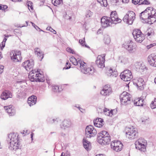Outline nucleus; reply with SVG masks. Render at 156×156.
Wrapping results in <instances>:
<instances>
[{"mask_svg":"<svg viewBox=\"0 0 156 156\" xmlns=\"http://www.w3.org/2000/svg\"><path fill=\"white\" fill-rule=\"evenodd\" d=\"M18 136V135L16 133H11L8 135V139L7 141H10L9 146V148L10 150H16L20 147V143Z\"/></svg>","mask_w":156,"mask_h":156,"instance_id":"f257e3e1","label":"nucleus"},{"mask_svg":"<svg viewBox=\"0 0 156 156\" xmlns=\"http://www.w3.org/2000/svg\"><path fill=\"white\" fill-rule=\"evenodd\" d=\"M97 140L100 144L106 145L109 144L110 142V136L107 131H103L98 134Z\"/></svg>","mask_w":156,"mask_h":156,"instance_id":"f03ea898","label":"nucleus"},{"mask_svg":"<svg viewBox=\"0 0 156 156\" xmlns=\"http://www.w3.org/2000/svg\"><path fill=\"white\" fill-rule=\"evenodd\" d=\"M122 47L130 53H133L136 50V45L131 40L125 42L122 44Z\"/></svg>","mask_w":156,"mask_h":156,"instance_id":"7ed1b4c3","label":"nucleus"},{"mask_svg":"<svg viewBox=\"0 0 156 156\" xmlns=\"http://www.w3.org/2000/svg\"><path fill=\"white\" fill-rule=\"evenodd\" d=\"M135 14L132 11H128L124 16L123 19V21L127 24L131 25L133 23L134 20L135 18Z\"/></svg>","mask_w":156,"mask_h":156,"instance_id":"20e7f679","label":"nucleus"},{"mask_svg":"<svg viewBox=\"0 0 156 156\" xmlns=\"http://www.w3.org/2000/svg\"><path fill=\"white\" fill-rule=\"evenodd\" d=\"M126 137L131 139H133L137 138L138 136V133L137 129L133 126L126 129Z\"/></svg>","mask_w":156,"mask_h":156,"instance_id":"39448f33","label":"nucleus"},{"mask_svg":"<svg viewBox=\"0 0 156 156\" xmlns=\"http://www.w3.org/2000/svg\"><path fill=\"white\" fill-rule=\"evenodd\" d=\"M131 95L128 93L124 91L120 96L121 104L126 105L130 103Z\"/></svg>","mask_w":156,"mask_h":156,"instance_id":"423d86ee","label":"nucleus"},{"mask_svg":"<svg viewBox=\"0 0 156 156\" xmlns=\"http://www.w3.org/2000/svg\"><path fill=\"white\" fill-rule=\"evenodd\" d=\"M132 34L135 41L137 42L141 43L145 39L144 34L139 29H134Z\"/></svg>","mask_w":156,"mask_h":156,"instance_id":"0eeeda50","label":"nucleus"},{"mask_svg":"<svg viewBox=\"0 0 156 156\" xmlns=\"http://www.w3.org/2000/svg\"><path fill=\"white\" fill-rule=\"evenodd\" d=\"M146 141L143 138H140L135 142L136 148L144 152L146 149Z\"/></svg>","mask_w":156,"mask_h":156,"instance_id":"6e6552de","label":"nucleus"},{"mask_svg":"<svg viewBox=\"0 0 156 156\" xmlns=\"http://www.w3.org/2000/svg\"><path fill=\"white\" fill-rule=\"evenodd\" d=\"M97 133L96 130L91 125L87 126L86 128L85 134L87 137L91 138L95 136Z\"/></svg>","mask_w":156,"mask_h":156,"instance_id":"1a4fd4ad","label":"nucleus"},{"mask_svg":"<svg viewBox=\"0 0 156 156\" xmlns=\"http://www.w3.org/2000/svg\"><path fill=\"white\" fill-rule=\"evenodd\" d=\"M86 66V64L84 62L81 64L80 67L81 72L88 75H92L95 72L94 69L93 67H87Z\"/></svg>","mask_w":156,"mask_h":156,"instance_id":"9d476101","label":"nucleus"},{"mask_svg":"<svg viewBox=\"0 0 156 156\" xmlns=\"http://www.w3.org/2000/svg\"><path fill=\"white\" fill-rule=\"evenodd\" d=\"M120 76L122 80L125 81H129L133 78V76L131 71L127 69L125 70L121 73Z\"/></svg>","mask_w":156,"mask_h":156,"instance_id":"9b49d317","label":"nucleus"},{"mask_svg":"<svg viewBox=\"0 0 156 156\" xmlns=\"http://www.w3.org/2000/svg\"><path fill=\"white\" fill-rule=\"evenodd\" d=\"M21 53L20 51L12 50L10 53L11 59L14 62H18L20 61L22 59L21 55Z\"/></svg>","mask_w":156,"mask_h":156,"instance_id":"f8f14e48","label":"nucleus"},{"mask_svg":"<svg viewBox=\"0 0 156 156\" xmlns=\"http://www.w3.org/2000/svg\"><path fill=\"white\" fill-rule=\"evenodd\" d=\"M105 54L98 55V56L95 62L96 65L98 67L102 68L105 67Z\"/></svg>","mask_w":156,"mask_h":156,"instance_id":"ddd939ff","label":"nucleus"},{"mask_svg":"<svg viewBox=\"0 0 156 156\" xmlns=\"http://www.w3.org/2000/svg\"><path fill=\"white\" fill-rule=\"evenodd\" d=\"M123 145L119 141H114L112 142L111 144V147L113 150L116 151H121L122 147Z\"/></svg>","mask_w":156,"mask_h":156,"instance_id":"4468645a","label":"nucleus"},{"mask_svg":"<svg viewBox=\"0 0 156 156\" xmlns=\"http://www.w3.org/2000/svg\"><path fill=\"white\" fill-rule=\"evenodd\" d=\"M101 23L103 27L105 28L111 26L112 23L109 17L104 16L101 19Z\"/></svg>","mask_w":156,"mask_h":156,"instance_id":"2eb2a0df","label":"nucleus"},{"mask_svg":"<svg viewBox=\"0 0 156 156\" xmlns=\"http://www.w3.org/2000/svg\"><path fill=\"white\" fill-rule=\"evenodd\" d=\"M110 20L114 24H117L120 23L122 20L119 19L115 11H112L110 14V17H109Z\"/></svg>","mask_w":156,"mask_h":156,"instance_id":"dca6fc26","label":"nucleus"},{"mask_svg":"<svg viewBox=\"0 0 156 156\" xmlns=\"http://www.w3.org/2000/svg\"><path fill=\"white\" fill-rule=\"evenodd\" d=\"M23 66L25 68L27 71H29L30 70L33 68L34 65V62L33 60L30 59L22 63Z\"/></svg>","mask_w":156,"mask_h":156,"instance_id":"f3484780","label":"nucleus"},{"mask_svg":"<svg viewBox=\"0 0 156 156\" xmlns=\"http://www.w3.org/2000/svg\"><path fill=\"white\" fill-rule=\"evenodd\" d=\"M144 83L143 79L141 78L135 80L133 81V84L140 90H142L144 89Z\"/></svg>","mask_w":156,"mask_h":156,"instance_id":"a211bd4d","label":"nucleus"},{"mask_svg":"<svg viewBox=\"0 0 156 156\" xmlns=\"http://www.w3.org/2000/svg\"><path fill=\"white\" fill-rule=\"evenodd\" d=\"M112 93V88L108 85L105 86L101 91V94L103 96H108Z\"/></svg>","mask_w":156,"mask_h":156,"instance_id":"6ab92c4d","label":"nucleus"},{"mask_svg":"<svg viewBox=\"0 0 156 156\" xmlns=\"http://www.w3.org/2000/svg\"><path fill=\"white\" fill-rule=\"evenodd\" d=\"M147 60L151 66L156 67V54H152L150 55L148 57Z\"/></svg>","mask_w":156,"mask_h":156,"instance_id":"aec40b11","label":"nucleus"},{"mask_svg":"<svg viewBox=\"0 0 156 156\" xmlns=\"http://www.w3.org/2000/svg\"><path fill=\"white\" fill-rule=\"evenodd\" d=\"M4 108L6 112L8 113L10 116L14 115L16 113V110L14 107L11 105L5 106Z\"/></svg>","mask_w":156,"mask_h":156,"instance_id":"412c9836","label":"nucleus"},{"mask_svg":"<svg viewBox=\"0 0 156 156\" xmlns=\"http://www.w3.org/2000/svg\"><path fill=\"white\" fill-rule=\"evenodd\" d=\"M34 52L36 55H37V56L38 59L40 61H41L44 58V53L41 51L40 48H35L34 49Z\"/></svg>","mask_w":156,"mask_h":156,"instance_id":"4be33fe9","label":"nucleus"},{"mask_svg":"<svg viewBox=\"0 0 156 156\" xmlns=\"http://www.w3.org/2000/svg\"><path fill=\"white\" fill-rule=\"evenodd\" d=\"M71 125V122L69 119H65L60 125V128L62 129H65L70 127Z\"/></svg>","mask_w":156,"mask_h":156,"instance_id":"5701e85b","label":"nucleus"},{"mask_svg":"<svg viewBox=\"0 0 156 156\" xmlns=\"http://www.w3.org/2000/svg\"><path fill=\"white\" fill-rule=\"evenodd\" d=\"M147 10V8L144 11L141 12L140 14V18L142 19V20H144L145 22L146 23L148 18L150 16Z\"/></svg>","mask_w":156,"mask_h":156,"instance_id":"b1692460","label":"nucleus"},{"mask_svg":"<svg viewBox=\"0 0 156 156\" xmlns=\"http://www.w3.org/2000/svg\"><path fill=\"white\" fill-rule=\"evenodd\" d=\"M83 144L84 148L87 151H88L90 150L91 148V144L85 138H84L83 139Z\"/></svg>","mask_w":156,"mask_h":156,"instance_id":"393cba45","label":"nucleus"},{"mask_svg":"<svg viewBox=\"0 0 156 156\" xmlns=\"http://www.w3.org/2000/svg\"><path fill=\"white\" fill-rule=\"evenodd\" d=\"M12 96V93L6 90L2 93L1 96V98L2 99L5 100L9 98H11Z\"/></svg>","mask_w":156,"mask_h":156,"instance_id":"a878e982","label":"nucleus"},{"mask_svg":"<svg viewBox=\"0 0 156 156\" xmlns=\"http://www.w3.org/2000/svg\"><path fill=\"white\" fill-rule=\"evenodd\" d=\"M103 119L101 118H97L94 120V123L95 126L100 128L104 124Z\"/></svg>","mask_w":156,"mask_h":156,"instance_id":"bb28decb","label":"nucleus"},{"mask_svg":"<svg viewBox=\"0 0 156 156\" xmlns=\"http://www.w3.org/2000/svg\"><path fill=\"white\" fill-rule=\"evenodd\" d=\"M70 62L74 65H77L79 64L80 67L81 64L84 63V62L79 58H76L73 57H71L70 59Z\"/></svg>","mask_w":156,"mask_h":156,"instance_id":"cd10ccee","label":"nucleus"},{"mask_svg":"<svg viewBox=\"0 0 156 156\" xmlns=\"http://www.w3.org/2000/svg\"><path fill=\"white\" fill-rule=\"evenodd\" d=\"M37 102V97L35 96H32L28 98L27 103L31 106L35 105Z\"/></svg>","mask_w":156,"mask_h":156,"instance_id":"c85d7f7f","label":"nucleus"},{"mask_svg":"<svg viewBox=\"0 0 156 156\" xmlns=\"http://www.w3.org/2000/svg\"><path fill=\"white\" fill-rule=\"evenodd\" d=\"M36 75L37 76H35L36 78V82H42L44 81V77L43 75L37 72Z\"/></svg>","mask_w":156,"mask_h":156,"instance_id":"c756f323","label":"nucleus"},{"mask_svg":"<svg viewBox=\"0 0 156 156\" xmlns=\"http://www.w3.org/2000/svg\"><path fill=\"white\" fill-rule=\"evenodd\" d=\"M156 21V15H155L154 16H149L146 23L149 24H152L155 22Z\"/></svg>","mask_w":156,"mask_h":156,"instance_id":"7c9ffc66","label":"nucleus"},{"mask_svg":"<svg viewBox=\"0 0 156 156\" xmlns=\"http://www.w3.org/2000/svg\"><path fill=\"white\" fill-rule=\"evenodd\" d=\"M147 10L149 15L150 16H154L156 15V10L155 9H154L152 7H148L147 8Z\"/></svg>","mask_w":156,"mask_h":156,"instance_id":"2f4dec72","label":"nucleus"},{"mask_svg":"<svg viewBox=\"0 0 156 156\" xmlns=\"http://www.w3.org/2000/svg\"><path fill=\"white\" fill-rule=\"evenodd\" d=\"M136 101H135V102L134 103V105L137 106H142L144 104L143 101L144 100L142 99L139 98L136 100Z\"/></svg>","mask_w":156,"mask_h":156,"instance_id":"473e14b6","label":"nucleus"},{"mask_svg":"<svg viewBox=\"0 0 156 156\" xmlns=\"http://www.w3.org/2000/svg\"><path fill=\"white\" fill-rule=\"evenodd\" d=\"M26 94L25 92L21 90H19L18 91L17 97L19 98H22L25 97Z\"/></svg>","mask_w":156,"mask_h":156,"instance_id":"72a5a7b5","label":"nucleus"},{"mask_svg":"<svg viewBox=\"0 0 156 156\" xmlns=\"http://www.w3.org/2000/svg\"><path fill=\"white\" fill-rule=\"evenodd\" d=\"M33 73V72L32 73H30L28 75V77L31 81H36V78L35 76H37L36 74L35 75Z\"/></svg>","mask_w":156,"mask_h":156,"instance_id":"f704fd0d","label":"nucleus"},{"mask_svg":"<svg viewBox=\"0 0 156 156\" xmlns=\"http://www.w3.org/2000/svg\"><path fill=\"white\" fill-rule=\"evenodd\" d=\"M51 2L52 3L56 6L62 5V0H52Z\"/></svg>","mask_w":156,"mask_h":156,"instance_id":"c9c22d12","label":"nucleus"},{"mask_svg":"<svg viewBox=\"0 0 156 156\" xmlns=\"http://www.w3.org/2000/svg\"><path fill=\"white\" fill-rule=\"evenodd\" d=\"M97 1L102 6L105 7L107 5L108 3L107 0H97Z\"/></svg>","mask_w":156,"mask_h":156,"instance_id":"e433bc0d","label":"nucleus"},{"mask_svg":"<svg viewBox=\"0 0 156 156\" xmlns=\"http://www.w3.org/2000/svg\"><path fill=\"white\" fill-rule=\"evenodd\" d=\"M104 40V43L107 44H109L111 41L110 37L108 35H105V36Z\"/></svg>","mask_w":156,"mask_h":156,"instance_id":"4c0bfd02","label":"nucleus"},{"mask_svg":"<svg viewBox=\"0 0 156 156\" xmlns=\"http://www.w3.org/2000/svg\"><path fill=\"white\" fill-rule=\"evenodd\" d=\"M79 43L83 47H87L88 48H90V47L88 46H87V45L85 44V38H84V40L82 39H80L79 41Z\"/></svg>","mask_w":156,"mask_h":156,"instance_id":"58836bf2","label":"nucleus"},{"mask_svg":"<svg viewBox=\"0 0 156 156\" xmlns=\"http://www.w3.org/2000/svg\"><path fill=\"white\" fill-rule=\"evenodd\" d=\"M148 32L146 34L148 36H153L154 34V32L152 28H150L148 30Z\"/></svg>","mask_w":156,"mask_h":156,"instance_id":"ea45409f","label":"nucleus"},{"mask_svg":"<svg viewBox=\"0 0 156 156\" xmlns=\"http://www.w3.org/2000/svg\"><path fill=\"white\" fill-rule=\"evenodd\" d=\"M47 121L50 124H53V123H56L57 122V121L56 119H52L51 118H49L47 119Z\"/></svg>","mask_w":156,"mask_h":156,"instance_id":"a19ab883","label":"nucleus"},{"mask_svg":"<svg viewBox=\"0 0 156 156\" xmlns=\"http://www.w3.org/2000/svg\"><path fill=\"white\" fill-rule=\"evenodd\" d=\"M93 14V12L90 10H88L86 13V16L87 18H89L92 16Z\"/></svg>","mask_w":156,"mask_h":156,"instance_id":"79ce46f5","label":"nucleus"},{"mask_svg":"<svg viewBox=\"0 0 156 156\" xmlns=\"http://www.w3.org/2000/svg\"><path fill=\"white\" fill-rule=\"evenodd\" d=\"M117 76V73L116 71H113L112 70L111 74H108V76L111 77H116Z\"/></svg>","mask_w":156,"mask_h":156,"instance_id":"37998d69","label":"nucleus"},{"mask_svg":"<svg viewBox=\"0 0 156 156\" xmlns=\"http://www.w3.org/2000/svg\"><path fill=\"white\" fill-rule=\"evenodd\" d=\"M151 107L152 109L156 108V99H155L154 101H152L151 105Z\"/></svg>","mask_w":156,"mask_h":156,"instance_id":"c03bdc74","label":"nucleus"},{"mask_svg":"<svg viewBox=\"0 0 156 156\" xmlns=\"http://www.w3.org/2000/svg\"><path fill=\"white\" fill-rule=\"evenodd\" d=\"M52 90L54 92H57L59 91L58 86L56 85H54L52 86Z\"/></svg>","mask_w":156,"mask_h":156,"instance_id":"a18cd8bd","label":"nucleus"},{"mask_svg":"<svg viewBox=\"0 0 156 156\" xmlns=\"http://www.w3.org/2000/svg\"><path fill=\"white\" fill-rule=\"evenodd\" d=\"M27 4L28 7H30L31 10H32L33 9V7L32 6L33 3L32 2L27 1Z\"/></svg>","mask_w":156,"mask_h":156,"instance_id":"49530a36","label":"nucleus"},{"mask_svg":"<svg viewBox=\"0 0 156 156\" xmlns=\"http://www.w3.org/2000/svg\"><path fill=\"white\" fill-rule=\"evenodd\" d=\"M31 23L32 24L33 26L36 29V30H37L38 31H42L43 32H44V31L41 29L38 26L35 25L34 24V23L32 22H31Z\"/></svg>","mask_w":156,"mask_h":156,"instance_id":"de8ad7c7","label":"nucleus"},{"mask_svg":"<svg viewBox=\"0 0 156 156\" xmlns=\"http://www.w3.org/2000/svg\"><path fill=\"white\" fill-rule=\"evenodd\" d=\"M66 50L67 52H69L70 53H72V54H75L74 51L70 48L67 47L66 49Z\"/></svg>","mask_w":156,"mask_h":156,"instance_id":"09e8293b","label":"nucleus"},{"mask_svg":"<svg viewBox=\"0 0 156 156\" xmlns=\"http://www.w3.org/2000/svg\"><path fill=\"white\" fill-rule=\"evenodd\" d=\"M141 1H142V0H132L133 3L135 5H136L138 4L139 5H140Z\"/></svg>","mask_w":156,"mask_h":156,"instance_id":"8fccbe9b","label":"nucleus"},{"mask_svg":"<svg viewBox=\"0 0 156 156\" xmlns=\"http://www.w3.org/2000/svg\"><path fill=\"white\" fill-rule=\"evenodd\" d=\"M47 30L50 31L51 32L53 33L54 34H56V32L54 30L52 29L51 27H47Z\"/></svg>","mask_w":156,"mask_h":156,"instance_id":"3c124183","label":"nucleus"},{"mask_svg":"<svg viewBox=\"0 0 156 156\" xmlns=\"http://www.w3.org/2000/svg\"><path fill=\"white\" fill-rule=\"evenodd\" d=\"M149 4L148 1L147 0H142L140 2L141 4L148 5Z\"/></svg>","mask_w":156,"mask_h":156,"instance_id":"603ef678","label":"nucleus"},{"mask_svg":"<svg viewBox=\"0 0 156 156\" xmlns=\"http://www.w3.org/2000/svg\"><path fill=\"white\" fill-rule=\"evenodd\" d=\"M109 111V110L107 109L106 108H105L103 111L104 114L107 115H110V113L108 112Z\"/></svg>","mask_w":156,"mask_h":156,"instance_id":"864d4df0","label":"nucleus"},{"mask_svg":"<svg viewBox=\"0 0 156 156\" xmlns=\"http://www.w3.org/2000/svg\"><path fill=\"white\" fill-rule=\"evenodd\" d=\"M119 0H113L112 1V4L113 5H117L119 4Z\"/></svg>","mask_w":156,"mask_h":156,"instance_id":"5fc2aeb1","label":"nucleus"},{"mask_svg":"<svg viewBox=\"0 0 156 156\" xmlns=\"http://www.w3.org/2000/svg\"><path fill=\"white\" fill-rule=\"evenodd\" d=\"M6 36H5V37L4 38L3 41L2 42V47L3 48H4L5 46V42L7 40V39L6 38Z\"/></svg>","mask_w":156,"mask_h":156,"instance_id":"6e6d98bb","label":"nucleus"},{"mask_svg":"<svg viewBox=\"0 0 156 156\" xmlns=\"http://www.w3.org/2000/svg\"><path fill=\"white\" fill-rule=\"evenodd\" d=\"M66 67L63 68V69L65 68L66 69H68L70 68L71 67V64L68 62H66Z\"/></svg>","mask_w":156,"mask_h":156,"instance_id":"4d7b16f0","label":"nucleus"},{"mask_svg":"<svg viewBox=\"0 0 156 156\" xmlns=\"http://www.w3.org/2000/svg\"><path fill=\"white\" fill-rule=\"evenodd\" d=\"M112 69L111 68H110L107 71L106 73V74L108 76V74H111V73H112Z\"/></svg>","mask_w":156,"mask_h":156,"instance_id":"13d9d810","label":"nucleus"},{"mask_svg":"<svg viewBox=\"0 0 156 156\" xmlns=\"http://www.w3.org/2000/svg\"><path fill=\"white\" fill-rule=\"evenodd\" d=\"M2 5V6L1 8L2 10L6 9L8 8V6L6 5Z\"/></svg>","mask_w":156,"mask_h":156,"instance_id":"bf43d9fd","label":"nucleus"},{"mask_svg":"<svg viewBox=\"0 0 156 156\" xmlns=\"http://www.w3.org/2000/svg\"><path fill=\"white\" fill-rule=\"evenodd\" d=\"M4 66H3L0 65V74L2 73L3 71Z\"/></svg>","mask_w":156,"mask_h":156,"instance_id":"052dcab7","label":"nucleus"},{"mask_svg":"<svg viewBox=\"0 0 156 156\" xmlns=\"http://www.w3.org/2000/svg\"><path fill=\"white\" fill-rule=\"evenodd\" d=\"M115 110H111V111H109L108 112L110 113V115H113L114 114V113H113V111H114Z\"/></svg>","mask_w":156,"mask_h":156,"instance_id":"680f3d73","label":"nucleus"},{"mask_svg":"<svg viewBox=\"0 0 156 156\" xmlns=\"http://www.w3.org/2000/svg\"><path fill=\"white\" fill-rule=\"evenodd\" d=\"M70 156V153L69 152L66 151V152L65 153V156Z\"/></svg>","mask_w":156,"mask_h":156,"instance_id":"e2e57ef3","label":"nucleus"},{"mask_svg":"<svg viewBox=\"0 0 156 156\" xmlns=\"http://www.w3.org/2000/svg\"><path fill=\"white\" fill-rule=\"evenodd\" d=\"M122 1L123 3H127L129 2V0H122Z\"/></svg>","mask_w":156,"mask_h":156,"instance_id":"0e129e2a","label":"nucleus"},{"mask_svg":"<svg viewBox=\"0 0 156 156\" xmlns=\"http://www.w3.org/2000/svg\"><path fill=\"white\" fill-rule=\"evenodd\" d=\"M154 45L153 44H151L149 46H148L147 47L148 48H150L152 47Z\"/></svg>","mask_w":156,"mask_h":156,"instance_id":"69168bd1","label":"nucleus"},{"mask_svg":"<svg viewBox=\"0 0 156 156\" xmlns=\"http://www.w3.org/2000/svg\"><path fill=\"white\" fill-rule=\"evenodd\" d=\"M32 72L34 74V73H36V71L35 70H32L31 72H30V73H32Z\"/></svg>","mask_w":156,"mask_h":156,"instance_id":"338daca9","label":"nucleus"},{"mask_svg":"<svg viewBox=\"0 0 156 156\" xmlns=\"http://www.w3.org/2000/svg\"><path fill=\"white\" fill-rule=\"evenodd\" d=\"M96 156H105L104 154H101L99 155H97Z\"/></svg>","mask_w":156,"mask_h":156,"instance_id":"774afa93","label":"nucleus"}]
</instances>
